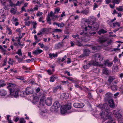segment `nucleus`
Here are the masks:
<instances>
[{
    "label": "nucleus",
    "mask_w": 123,
    "mask_h": 123,
    "mask_svg": "<svg viewBox=\"0 0 123 123\" xmlns=\"http://www.w3.org/2000/svg\"><path fill=\"white\" fill-rule=\"evenodd\" d=\"M13 85L12 84H9L7 86V88L9 90L10 94L12 97H14L17 98L19 95L20 91L18 89H16L13 87Z\"/></svg>",
    "instance_id": "f257e3e1"
},
{
    "label": "nucleus",
    "mask_w": 123,
    "mask_h": 123,
    "mask_svg": "<svg viewBox=\"0 0 123 123\" xmlns=\"http://www.w3.org/2000/svg\"><path fill=\"white\" fill-rule=\"evenodd\" d=\"M102 113L100 115H104L107 117H109L111 115V113L110 111V108L107 103H105L102 105L101 108Z\"/></svg>",
    "instance_id": "f03ea898"
},
{
    "label": "nucleus",
    "mask_w": 123,
    "mask_h": 123,
    "mask_svg": "<svg viewBox=\"0 0 123 123\" xmlns=\"http://www.w3.org/2000/svg\"><path fill=\"white\" fill-rule=\"evenodd\" d=\"M71 108V104L68 103L66 105L63 106V107H61V112L62 114H64L66 113H70L71 112H68L67 110L70 109Z\"/></svg>",
    "instance_id": "7ed1b4c3"
},
{
    "label": "nucleus",
    "mask_w": 123,
    "mask_h": 123,
    "mask_svg": "<svg viewBox=\"0 0 123 123\" xmlns=\"http://www.w3.org/2000/svg\"><path fill=\"white\" fill-rule=\"evenodd\" d=\"M98 62L91 61L88 62L87 64L83 66V68L85 69H87L91 65H93L95 66H98Z\"/></svg>",
    "instance_id": "20e7f679"
},
{
    "label": "nucleus",
    "mask_w": 123,
    "mask_h": 123,
    "mask_svg": "<svg viewBox=\"0 0 123 123\" xmlns=\"http://www.w3.org/2000/svg\"><path fill=\"white\" fill-rule=\"evenodd\" d=\"M93 58L95 60L94 61L98 62L99 65V62L103 60V57L98 54H96L94 55L93 56Z\"/></svg>",
    "instance_id": "39448f33"
},
{
    "label": "nucleus",
    "mask_w": 123,
    "mask_h": 123,
    "mask_svg": "<svg viewBox=\"0 0 123 123\" xmlns=\"http://www.w3.org/2000/svg\"><path fill=\"white\" fill-rule=\"evenodd\" d=\"M108 40L107 38L104 36H102L99 38L98 41L100 43H102L107 41Z\"/></svg>",
    "instance_id": "423d86ee"
},
{
    "label": "nucleus",
    "mask_w": 123,
    "mask_h": 123,
    "mask_svg": "<svg viewBox=\"0 0 123 123\" xmlns=\"http://www.w3.org/2000/svg\"><path fill=\"white\" fill-rule=\"evenodd\" d=\"M113 113L116 117L120 118L121 117L122 115L120 113L119 111L114 110L113 111Z\"/></svg>",
    "instance_id": "0eeeda50"
},
{
    "label": "nucleus",
    "mask_w": 123,
    "mask_h": 123,
    "mask_svg": "<svg viewBox=\"0 0 123 123\" xmlns=\"http://www.w3.org/2000/svg\"><path fill=\"white\" fill-rule=\"evenodd\" d=\"M84 105L82 103H75L74 104L73 106L76 108H81L83 107Z\"/></svg>",
    "instance_id": "6e6552de"
},
{
    "label": "nucleus",
    "mask_w": 123,
    "mask_h": 123,
    "mask_svg": "<svg viewBox=\"0 0 123 123\" xmlns=\"http://www.w3.org/2000/svg\"><path fill=\"white\" fill-rule=\"evenodd\" d=\"M91 23V24L92 25L93 28L94 30H96L98 29L99 25L97 22H92Z\"/></svg>",
    "instance_id": "1a4fd4ad"
},
{
    "label": "nucleus",
    "mask_w": 123,
    "mask_h": 123,
    "mask_svg": "<svg viewBox=\"0 0 123 123\" xmlns=\"http://www.w3.org/2000/svg\"><path fill=\"white\" fill-rule=\"evenodd\" d=\"M46 92H44L43 93L42 95H41L40 96H42V97L40 100V104L42 106H44V104H43L44 99H45V95Z\"/></svg>",
    "instance_id": "9d476101"
},
{
    "label": "nucleus",
    "mask_w": 123,
    "mask_h": 123,
    "mask_svg": "<svg viewBox=\"0 0 123 123\" xmlns=\"http://www.w3.org/2000/svg\"><path fill=\"white\" fill-rule=\"evenodd\" d=\"M112 96V95L110 92H108L105 94V99L106 100L108 101L111 98Z\"/></svg>",
    "instance_id": "9b49d317"
},
{
    "label": "nucleus",
    "mask_w": 123,
    "mask_h": 123,
    "mask_svg": "<svg viewBox=\"0 0 123 123\" xmlns=\"http://www.w3.org/2000/svg\"><path fill=\"white\" fill-rule=\"evenodd\" d=\"M33 92V90L30 87H27L26 89L25 93L27 95L32 94Z\"/></svg>",
    "instance_id": "f8f14e48"
},
{
    "label": "nucleus",
    "mask_w": 123,
    "mask_h": 123,
    "mask_svg": "<svg viewBox=\"0 0 123 123\" xmlns=\"http://www.w3.org/2000/svg\"><path fill=\"white\" fill-rule=\"evenodd\" d=\"M108 101L109 105L111 108H113L114 107L115 104L112 99H109Z\"/></svg>",
    "instance_id": "ddd939ff"
},
{
    "label": "nucleus",
    "mask_w": 123,
    "mask_h": 123,
    "mask_svg": "<svg viewBox=\"0 0 123 123\" xmlns=\"http://www.w3.org/2000/svg\"><path fill=\"white\" fill-rule=\"evenodd\" d=\"M45 103L48 106L52 104V99L50 98H48L45 101Z\"/></svg>",
    "instance_id": "4468645a"
},
{
    "label": "nucleus",
    "mask_w": 123,
    "mask_h": 123,
    "mask_svg": "<svg viewBox=\"0 0 123 123\" xmlns=\"http://www.w3.org/2000/svg\"><path fill=\"white\" fill-rule=\"evenodd\" d=\"M53 106L55 109H57L60 107V105L58 101H56L54 103Z\"/></svg>",
    "instance_id": "2eb2a0df"
},
{
    "label": "nucleus",
    "mask_w": 123,
    "mask_h": 123,
    "mask_svg": "<svg viewBox=\"0 0 123 123\" xmlns=\"http://www.w3.org/2000/svg\"><path fill=\"white\" fill-rule=\"evenodd\" d=\"M43 52L42 50L40 49H37L33 52L32 53L35 55H38Z\"/></svg>",
    "instance_id": "dca6fc26"
},
{
    "label": "nucleus",
    "mask_w": 123,
    "mask_h": 123,
    "mask_svg": "<svg viewBox=\"0 0 123 123\" xmlns=\"http://www.w3.org/2000/svg\"><path fill=\"white\" fill-rule=\"evenodd\" d=\"M90 52V51L88 49H83V53L86 56H87Z\"/></svg>",
    "instance_id": "f3484780"
},
{
    "label": "nucleus",
    "mask_w": 123,
    "mask_h": 123,
    "mask_svg": "<svg viewBox=\"0 0 123 123\" xmlns=\"http://www.w3.org/2000/svg\"><path fill=\"white\" fill-rule=\"evenodd\" d=\"M7 94V92L4 90H1L0 91V95L1 96H5Z\"/></svg>",
    "instance_id": "a211bd4d"
},
{
    "label": "nucleus",
    "mask_w": 123,
    "mask_h": 123,
    "mask_svg": "<svg viewBox=\"0 0 123 123\" xmlns=\"http://www.w3.org/2000/svg\"><path fill=\"white\" fill-rule=\"evenodd\" d=\"M115 79V78L114 77L111 76H109L108 81L110 83Z\"/></svg>",
    "instance_id": "6ab92c4d"
},
{
    "label": "nucleus",
    "mask_w": 123,
    "mask_h": 123,
    "mask_svg": "<svg viewBox=\"0 0 123 123\" xmlns=\"http://www.w3.org/2000/svg\"><path fill=\"white\" fill-rule=\"evenodd\" d=\"M89 12V11L88 10H83L81 11V13H82L83 14L86 15L88 14Z\"/></svg>",
    "instance_id": "aec40b11"
},
{
    "label": "nucleus",
    "mask_w": 123,
    "mask_h": 123,
    "mask_svg": "<svg viewBox=\"0 0 123 123\" xmlns=\"http://www.w3.org/2000/svg\"><path fill=\"white\" fill-rule=\"evenodd\" d=\"M88 19L90 21L94 22V21L96 20V18L93 16H91L89 17Z\"/></svg>",
    "instance_id": "412c9836"
},
{
    "label": "nucleus",
    "mask_w": 123,
    "mask_h": 123,
    "mask_svg": "<svg viewBox=\"0 0 123 123\" xmlns=\"http://www.w3.org/2000/svg\"><path fill=\"white\" fill-rule=\"evenodd\" d=\"M56 49H58L62 47V45L61 43H59L57 44H55V46Z\"/></svg>",
    "instance_id": "4be33fe9"
},
{
    "label": "nucleus",
    "mask_w": 123,
    "mask_h": 123,
    "mask_svg": "<svg viewBox=\"0 0 123 123\" xmlns=\"http://www.w3.org/2000/svg\"><path fill=\"white\" fill-rule=\"evenodd\" d=\"M100 47L98 46H94L92 47V49L94 50H98L100 49Z\"/></svg>",
    "instance_id": "5701e85b"
},
{
    "label": "nucleus",
    "mask_w": 123,
    "mask_h": 123,
    "mask_svg": "<svg viewBox=\"0 0 123 123\" xmlns=\"http://www.w3.org/2000/svg\"><path fill=\"white\" fill-rule=\"evenodd\" d=\"M106 31L105 30L103 29H102L98 31V33L99 35H100L101 33H106Z\"/></svg>",
    "instance_id": "b1692460"
},
{
    "label": "nucleus",
    "mask_w": 123,
    "mask_h": 123,
    "mask_svg": "<svg viewBox=\"0 0 123 123\" xmlns=\"http://www.w3.org/2000/svg\"><path fill=\"white\" fill-rule=\"evenodd\" d=\"M111 88L113 91H115L117 89V86L113 85L111 86Z\"/></svg>",
    "instance_id": "393cba45"
},
{
    "label": "nucleus",
    "mask_w": 123,
    "mask_h": 123,
    "mask_svg": "<svg viewBox=\"0 0 123 123\" xmlns=\"http://www.w3.org/2000/svg\"><path fill=\"white\" fill-rule=\"evenodd\" d=\"M103 74L106 75L108 74V71L107 68H104L103 70Z\"/></svg>",
    "instance_id": "a878e982"
},
{
    "label": "nucleus",
    "mask_w": 123,
    "mask_h": 123,
    "mask_svg": "<svg viewBox=\"0 0 123 123\" xmlns=\"http://www.w3.org/2000/svg\"><path fill=\"white\" fill-rule=\"evenodd\" d=\"M39 101V99L38 97H34L33 98V101L34 103H36V102H37Z\"/></svg>",
    "instance_id": "bb28decb"
},
{
    "label": "nucleus",
    "mask_w": 123,
    "mask_h": 123,
    "mask_svg": "<svg viewBox=\"0 0 123 123\" xmlns=\"http://www.w3.org/2000/svg\"><path fill=\"white\" fill-rule=\"evenodd\" d=\"M120 2V0H113L112 1L113 4H114V5H115V4H118Z\"/></svg>",
    "instance_id": "cd10ccee"
},
{
    "label": "nucleus",
    "mask_w": 123,
    "mask_h": 123,
    "mask_svg": "<svg viewBox=\"0 0 123 123\" xmlns=\"http://www.w3.org/2000/svg\"><path fill=\"white\" fill-rule=\"evenodd\" d=\"M49 57L51 58H52V57H55L57 56V54H50L49 55Z\"/></svg>",
    "instance_id": "c85d7f7f"
},
{
    "label": "nucleus",
    "mask_w": 123,
    "mask_h": 123,
    "mask_svg": "<svg viewBox=\"0 0 123 123\" xmlns=\"http://www.w3.org/2000/svg\"><path fill=\"white\" fill-rule=\"evenodd\" d=\"M122 6H119L118 7H116V9L119 11H123V8Z\"/></svg>",
    "instance_id": "c756f323"
},
{
    "label": "nucleus",
    "mask_w": 123,
    "mask_h": 123,
    "mask_svg": "<svg viewBox=\"0 0 123 123\" xmlns=\"http://www.w3.org/2000/svg\"><path fill=\"white\" fill-rule=\"evenodd\" d=\"M16 54H18L19 56L22 55V53L21 51V49H19L18 51L16 53Z\"/></svg>",
    "instance_id": "7c9ffc66"
},
{
    "label": "nucleus",
    "mask_w": 123,
    "mask_h": 123,
    "mask_svg": "<svg viewBox=\"0 0 123 123\" xmlns=\"http://www.w3.org/2000/svg\"><path fill=\"white\" fill-rule=\"evenodd\" d=\"M35 58H32L31 59L26 60L27 62H33L35 60Z\"/></svg>",
    "instance_id": "2f4dec72"
},
{
    "label": "nucleus",
    "mask_w": 123,
    "mask_h": 123,
    "mask_svg": "<svg viewBox=\"0 0 123 123\" xmlns=\"http://www.w3.org/2000/svg\"><path fill=\"white\" fill-rule=\"evenodd\" d=\"M107 63V61H104V65L103 64H99L98 65L100 66L101 67H104L106 66V64Z\"/></svg>",
    "instance_id": "473e14b6"
},
{
    "label": "nucleus",
    "mask_w": 123,
    "mask_h": 123,
    "mask_svg": "<svg viewBox=\"0 0 123 123\" xmlns=\"http://www.w3.org/2000/svg\"><path fill=\"white\" fill-rule=\"evenodd\" d=\"M16 7L15 8V9L14 8H12L10 10L11 12L12 13H15L16 11Z\"/></svg>",
    "instance_id": "72a5a7b5"
},
{
    "label": "nucleus",
    "mask_w": 123,
    "mask_h": 123,
    "mask_svg": "<svg viewBox=\"0 0 123 123\" xmlns=\"http://www.w3.org/2000/svg\"><path fill=\"white\" fill-rule=\"evenodd\" d=\"M65 25L62 22L58 23V26L60 28L63 27Z\"/></svg>",
    "instance_id": "f704fd0d"
},
{
    "label": "nucleus",
    "mask_w": 123,
    "mask_h": 123,
    "mask_svg": "<svg viewBox=\"0 0 123 123\" xmlns=\"http://www.w3.org/2000/svg\"><path fill=\"white\" fill-rule=\"evenodd\" d=\"M19 123H25L26 122V121L25 120L24 118H21L19 119Z\"/></svg>",
    "instance_id": "c9c22d12"
},
{
    "label": "nucleus",
    "mask_w": 123,
    "mask_h": 123,
    "mask_svg": "<svg viewBox=\"0 0 123 123\" xmlns=\"http://www.w3.org/2000/svg\"><path fill=\"white\" fill-rule=\"evenodd\" d=\"M62 31L60 29H55L54 30V31L55 32H61Z\"/></svg>",
    "instance_id": "e433bc0d"
},
{
    "label": "nucleus",
    "mask_w": 123,
    "mask_h": 123,
    "mask_svg": "<svg viewBox=\"0 0 123 123\" xmlns=\"http://www.w3.org/2000/svg\"><path fill=\"white\" fill-rule=\"evenodd\" d=\"M114 63H116L118 61V59L117 57H114V60L113 61Z\"/></svg>",
    "instance_id": "4c0bfd02"
},
{
    "label": "nucleus",
    "mask_w": 123,
    "mask_h": 123,
    "mask_svg": "<svg viewBox=\"0 0 123 123\" xmlns=\"http://www.w3.org/2000/svg\"><path fill=\"white\" fill-rule=\"evenodd\" d=\"M43 17H40V18L39 19L38 21L39 22H42L43 23H44V21L42 20L43 19Z\"/></svg>",
    "instance_id": "58836bf2"
},
{
    "label": "nucleus",
    "mask_w": 123,
    "mask_h": 123,
    "mask_svg": "<svg viewBox=\"0 0 123 123\" xmlns=\"http://www.w3.org/2000/svg\"><path fill=\"white\" fill-rule=\"evenodd\" d=\"M12 20L14 22H15L18 21V20L17 18H14L13 17L12 18Z\"/></svg>",
    "instance_id": "ea45409f"
},
{
    "label": "nucleus",
    "mask_w": 123,
    "mask_h": 123,
    "mask_svg": "<svg viewBox=\"0 0 123 123\" xmlns=\"http://www.w3.org/2000/svg\"><path fill=\"white\" fill-rule=\"evenodd\" d=\"M48 16H49L50 17H53L54 16V13H53V12L52 11L50 12V14H48Z\"/></svg>",
    "instance_id": "a19ab883"
},
{
    "label": "nucleus",
    "mask_w": 123,
    "mask_h": 123,
    "mask_svg": "<svg viewBox=\"0 0 123 123\" xmlns=\"http://www.w3.org/2000/svg\"><path fill=\"white\" fill-rule=\"evenodd\" d=\"M98 7V5L96 3H94V4L93 9L95 10V9Z\"/></svg>",
    "instance_id": "79ce46f5"
},
{
    "label": "nucleus",
    "mask_w": 123,
    "mask_h": 123,
    "mask_svg": "<svg viewBox=\"0 0 123 123\" xmlns=\"http://www.w3.org/2000/svg\"><path fill=\"white\" fill-rule=\"evenodd\" d=\"M89 34L90 35H93L94 34H95L96 33V32L95 31H94L92 32L91 31H90L89 33Z\"/></svg>",
    "instance_id": "37998d69"
},
{
    "label": "nucleus",
    "mask_w": 123,
    "mask_h": 123,
    "mask_svg": "<svg viewBox=\"0 0 123 123\" xmlns=\"http://www.w3.org/2000/svg\"><path fill=\"white\" fill-rule=\"evenodd\" d=\"M43 13L42 12H38L36 14V15L37 16H40V15H42Z\"/></svg>",
    "instance_id": "c03bdc74"
},
{
    "label": "nucleus",
    "mask_w": 123,
    "mask_h": 123,
    "mask_svg": "<svg viewBox=\"0 0 123 123\" xmlns=\"http://www.w3.org/2000/svg\"><path fill=\"white\" fill-rule=\"evenodd\" d=\"M55 80L54 78L53 77H51L50 78L49 81L50 82H53Z\"/></svg>",
    "instance_id": "a18cd8bd"
},
{
    "label": "nucleus",
    "mask_w": 123,
    "mask_h": 123,
    "mask_svg": "<svg viewBox=\"0 0 123 123\" xmlns=\"http://www.w3.org/2000/svg\"><path fill=\"white\" fill-rule=\"evenodd\" d=\"M113 63L112 62H108L107 63V66L109 67H111L112 66Z\"/></svg>",
    "instance_id": "49530a36"
},
{
    "label": "nucleus",
    "mask_w": 123,
    "mask_h": 123,
    "mask_svg": "<svg viewBox=\"0 0 123 123\" xmlns=\"http://www.w3.org/2000/svg\"><path fill=\"white\" fill-rule=\"evenodd\" d=\"M86 55L85 54L83 53V54H82L81 55H80L79 56V58H82L85 57Z\"/></svg>",
    "instance_id": "de8ad7c7"
},
{
    "label": "nucleus",
    "mask_w": 123,
    "mask_h": 123,
    "mask_svg": "<svg viewBox=\"0 0 123 123\" xmlns=\"http://www.w3.org/2000/svg\"><path fill=\"white\" fill-rule=\"evenodd\" d=\"M72 36L75 38H76V37L79 38V36L78 34H76L75 35H73Z\"/></svg>",
    "instance_id": "09e8293b"
},
{
    "label": "nucleus",
    "mask_w": 123,
    "mask_h": 123,
    "mask_svg": "<svg viewBox=\"0 0 123 123\" xmlns=\"http://www.w3.org/2000/svg\"><path fill=\"white\" fill-rule=\"evenodd\" d=\"M22 3V2H20L19 1H18L17 2V3L16 4V5L17 6H20L21 4V3Z\"/></svg>",
    "instance_id": "8fccbe9b"
},
{
    "label": "nucleus",
    "mask_w": 123,
    "mask_h": 123,
    "mask_svg": "<svg viewBox=\"0 0 123 123\" xmlns=\"http://www.w3.org/2000/svg\"><path fill=\"white\" fill-rule=\"evenodd\" d=\"M17 78L19 80H23L24 78L23 77L21 76H18L17 77Z\"/></svg>",
    "instance_id": "3c124183"
},
{
    "label": "nucleus",
    "mask_w": 123,
    "mask_h": 123,
    "mask_svg": "<svg viewBox=\"0 0 123 123\" xmlns=\"http://www.w3.org/2000/svg\"><path fill=\"white\" fill-rule=\"evenodd\" d=\"M88 97L89 98H92V95L91 94L90 92H88Z\"/></svg>",
    "instance_id": "603ef678"
},
{
    "label": "nucleus",
    "mask_w": 123,
    "mask_h": 123,
    "mask_svg": "<svg viewBox=\"0 0 123 123\" xmlns=\"http://www.w3.org/2000/svg\"><path fill=\"white\" fill-rule=\"evenodd\" d=\"M7 59H5L4 60V63L3 65V66H4L6 65V62L7 61Z\"/></svg>",
    "instance_id": "864d4df0"
},
{
    "label": "nucleus",
    "mask_w": 123,
    "mask_h": 123,
    "mask_svg": "<svg viewBox=\"0 0 123 123\" xmlns=\"http://www.w3.org/2000/svg\"><path fill=\"white\" fill-rule=\"evenodd\" d=\"M18 61L19 63H20L21 62H22L23 60V59L22 58H18Z\"/></svg>",
    "instance_id": "5fc2aeb1"
},
{
    "label": "nucleus",
    "mask_w": 123,
    "mask_h": 123,
    "mask_svg": "<svg viewBox=\"0 0 123 123\" xmlns=\"http://www.w3.org/2000/svg\"><path fill=\"white\" fill-rule=\"evenodd\" d=\"M66 58V56L65 55L62 58L61 60L62 62H63Z\"/></svg>",
    "instance_id": "6e6d98bb"
},
{
    "label": "nucleus",
    "mask_w": 123,
    "mask_h": 123,
    "mask_svg": "<svg viewBox=\"0 0 123 123\" xmlns=\"http://www.w3.org/2000/svg\"><path fill=\"white\" fill-rule=\"evenodd\" d=\"M75 86L76 87L78 88L81 90L82 89V87L78 85H75Z\"/></svg>",
    "instance_id": "4d7b16f0"
},
{
    "label": "nucleus",
    "mask_w": 123,
    "mask_h": 123,
    "mask_svg": "<svg viewBox=\"0 0 123 123\" xmlns=\"http://www.w3.org/2000/svg\"><path fill=\"white\" fill-rule=\"evenodd\" d=\"M47 71L48 73L50 75L52 74L53 73L50 70H48Z\"/></svg>",
    "instance_id": "13d9d810"
},
{
    "label": "nucleus",
    "mask_w": 123,
    "mask_h": 123,
    "mask_svg": "<svg viewBox=\"0 0 123 123\" xmlns=\"http://www.w3.org/2000/svg\"><path fill=\"white\" fill-rule=\"evenodd\" d=\"M86 32H85V31L84 30L82 32H81L80 34V35H86Z\"/></svg>",
    "instance_id": "bf43d9fd"
},
{
    "label": "nucleus",
    "mask_w": 123,
    "mask_h": 123,
    "mask_svg": "<svg viewBox=\"0 0 123 123\" xmlns=\"http://www.w3.org/2000/svg\"><path fill=\"white\" fill-rule=\"evenodd\" d=\"M22 68L25 70H28V68H27L25 66H23L22 67Z\"/></svg>",
    "instance_id": "052dcab7"
},
{
    "label": "nucleus",
    "mask_w": 123,
    "mask_h": 123,
    "mask_svg": "<svg viewBox=\"0 0 123 123\" xmlns=\"http://www.w3.org/2000/svg\"><path fill=\"white\" fill-rule=\"evenodd\" d=\"M106 4H109L111 2V0H106Z\"/></svg>",
    "instance_id": "680f3d73"
},
{
    "label": "nucleus",
    "mask_w": 123,
    "mask_h": 123,
    "mask_svg": "<svg viewBox=\"0 0 123 123\" xmlns=\"http://www.w3.org/2000/svg\"><path fill=\"white\" fill-rule=\"evenodd\" d=\"M18 44L21 47L23 46L24 45V44H21L20 42H18Z\"/></svg>",
    "instance_id": "e2e57ef3"
},
{
    "label": "nucleus",
    "mask_w": 123,
    "mask_h": 123,
    "mask_svg": "<svg viewBox=\"0 0 123 123\" xmlns=\"http://www.w3.org/2000/svg\"><path fill=\"white\" fill-rule=\"evenodd\" d=\"M68 60L67 61V62L68 64L70 63H71V59L70 58H68Z\"/></svg>",
    "instance_id": "0e129e2a"
},
{
    "label": "nucleus",
    "mask_w": 123,
    "mask_h": 123,
    "mask_svg": "<svg viewBox=\"0 0 123 123\" xmlns=\"http://www.w3.org/2000/svg\"><path fill=\"white\" fill-rule=\"evenodd\" d=\"M57 13H58L60 11V9L59 8H56L55 10Z\"/></svg>",
    "instance_id": "69168bd1"
},
{
    "label": "nucleus",
    "mask_w": 123,
    "mask_h": 123,
    "mask_svg": "<svg viewBox=\"0 0 123 123\" xmlns=\"http://www.w3.org/2000/svg\"><path fill=\"white\" fill-rule=\"evenodd\" d=\"M119 81V80L118 79H117L114 82V83L115 84H116L118 83Z\"/></svg>",
    "instance_id": "338daca9"
},
{
    "label": "nucleus",
    "mask_w": 123,
    "mask_h": 123,
    "mask_svg": "<svg viewBox=\"0 0 123 123\" xmlns=\"http://www.w3.org/2000/svg\"><path fill=\"white\" fill-rule=\"evenodd\" d=\"M119 77L122 78L123 77V73H121L119 75Z\"/></svg>",
    "instance_id": "774afa93"
}]
</instances>
